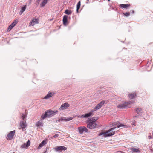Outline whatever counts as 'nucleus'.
Masks as SVG:
<instances>
[{
	"label": "nucleus",
	"instance_id": "24",
	"mask_svg": "<svg viewBox=\"0 0 153 153\" xmlns=\"http://www.w3.org/2000/svg\"><path fill=\"white\" fill-rule=\"evenodd\" d=\"M72 11L69 10L67 9L65 10L64 13L67 15H70L72 13Z\"/></svg>",
	"mask_w": 153,
	"mask_h": 153
},
{
	"label": "nucleus",
	"instance_id": "29",
	"mask_svg": "<svg viewBox=\"0 0 153 153\" xmlns=\"http://www.w3.org/2000/svg\"><path fill=\"white\" fill-rule=\"evenodd\" d=\"M13 28V27L12 26H9L7 29V31H10Z\"/></svg>",
	"mask_w": 153,
	"mask_h": 153
},
{
	"label": "nucleus",
	"instance_id": "5",
	"mask_svg": "<svg viewBox=\"0 0 153 153\" xmlns=\"http://www.w3.org/2000/svg\"><path fill=\"white\" fill-rule=\"evenodd\" d=\"M79 131V133L81 134H82L84 132L88 133L89 132V131L84 126L79 127L78 128Z\"/></svg>",
	"mask_w": 153,
	"mask_h": 153
},
{
	"label": "nucleus",
	"instance_id": "26",
	"mask_svg": "<svg viewBox=\"0 0 153 153\" xmlns=\"http://www.w3.org/2000/svg\"><path fill=\"white\" fill-rule=\"evenodd\" d=\"M47 117H48V116L47 115L46 112L44 114H42L41 116V118L42 119H45Z\"/></svg>",
	"mask_w": 153,
	"mask_h": 153
},
{
	"label": "nucleus",
	"instance_id": "38",
	"mask_svg": "<svg viewBox=\"0 0 153 153\" xmlns=\"http://www.w3.org/2000/svg\"><path fill=\"white\" fill-rule=\"evenodd\" d=\"M13 153H15V152H14Z\"/></svg>",
	"mask_w": 153,
	"mask_h": 153
},
{
	"label": "nucleus",
	"instance_id": "34",
	"mask_svg": "<svg viewBox=\"0 0 153 153\" xmlns=\"http://www.w3.org/2000/svg\"><path fill=\"white\" fill-rule=\"evenodd\" d=\"M58 136V135L57 134H55L53 136V137L55 138L56 137H57Z\"/></svg>",
	"mask_w": 153,
	"mask_h": 153
},
{
	"label": "nucleus",
	"instance_id": "3",
	"mask_svg": "<svg viewBox=\"0 0 153 153\" xmlns=\"http://www.w3.org/2000/svg\"><path fill=\"white\" fill-rule=\"evenodd\" d=\"M58 112V110L53 111L51 109L48 110L46 111L48 117H50L52 116L55 115Z\"/></svg>",
	"mask_w": 153,
	"mask_h": 153
},
{
	"label": "nucleus",
	"instance_id": "22",
	"mask_svg": "<svg viewBox=\"0 0 153 153\" xmlns=\"http://www.w3.org/2000/svg\"><path fill=\"white\" fill-rule=\"evenodd\" d=\"M43 125V123L42 121H38L36 123V125L37 126H42Z\"/></svg>",
	"mask_w": 153,
	"mask_h": 153
},
{
	"label": "nucleus",
	"instance_id": "16",
	"mask_svg": "<svg viewBox=\"0 0 153 153\" xmlns=\"http://www.w3.org/2000/svg\"><path fill=\"white\" fill-rule=\"evenodd\" d=\"M131 150L132 151V153H136L138 152H139L140 151L138 149H137L135 148H131Z\"/></svg>",
	"mask_w": 153,
	"mask_h": 153
},
{
	"label": "nucleus",
	"instance_id": "1",
	"mask_svg": "<svg viewBox=\"0 0 153 153\" xmlns=\"http://www.w3.org/2000/svg\"><path fill=\"white\" fill-rule=\"evenodd\" d=\"M98 119L97 117H92L89 119L88 121V123L87 125V127L90 129H93L97 127V124L95 122Z\"/></svg>",
	"mask_w": 153,
	"mask_h": 153
},
{
	"label": "nucleus",
	"instance_id": "15",
	"mask_svg": "<svg viewBox=\"0 0 153 153\" xmlns=\"http://www.w3.org/2000/svg\"><path fill=\"white\" fill-rule=\"evenodd\" d=\"M54 93L53 92H50L48 93V94L45 96L44 98L45 99H48L50 97H52Z\"/></svg>",
	"mask_w": 153,
	"mask_h": 153
},
{
	"label": "nucleus",
	"instance_id": "33",
	"mask_svg": "<svg viewBox=\"0 0 153 153\" xmlns=\"http://www.w3.org/2000/svg\"><path fill=\"white\" fill-rule=\"evenodd\" d=\"M26 147V143H24L21 146V148H25Z\"/></svg>",
	"mask_w": 153,
	"mask_h": 153
},
{
	"label": "nucleus",
	"instance_id": "7",
	"mask_svg": "<svg viewBox=\"0 0 153 153\" xmlns=\"http://www.w3.org/2000/svg\"><path fill=\"white\" fill-rule=\"evenodd\" d=\"M105 102L103 100L100 102L99 104L97 105L94 108V110H92V111H96L100 109L105 103Z\"/></svg>",
	"mask_w": 153,
	"mask_h": 153
},
{
	"label": "nucleus",
	"instance_id": "36",
	"mask_svg": "<svg viewBox=\"0 0 153 153\" xmlns=\"http://www.w3.org/2000/svg\"><path fill=\"white\" fill-rule=\"evenodd\" d=\"M132 12L133 13H134V10H132Z\"/></svg>",
	"mask_w": 153,
	"mask_h": 153
},
{
	"label": "nucleus",
	"instance_id": "25",
	"mask_svg": "<svg viewBox=\"0 0 153 153\" xmlns=\"http://www.w3.org/2000/svg\"><path fill=\"white\" fill-rule=\"evenodd\" d=\"M81 5V2L80 1H79L77 5V12H78V10L80 8V7Z\"/></svg>",
	"mask_w": 153,
	"mask_h": 153
},
{
	"label": "nucleus",
	"instance_id": "23",
	"mask_svg": "<svg viewBox=\"0 0 153 153\" xmlns=\"http://www.w3.org/2000/svg\"><path fill=\"white\" fill-rule=\"evenodd\" d=\"M18 21V20H15L10 25L12 26L13 27L16 25L17 24Z\"/></svg>",
	"mask_w": 153,
	"mask_h": 153
},
{
	"label": "nucleus",
	"instance_id": "20",
	"mask_svg": "<svg viewBox=\"0 0 153 153\" xmlns=\"http://www.w3.org/2000/svg\"><path fill=\"white\" fill-rule=\"evenodd\" d=\"M48 1V0H44L40 4V6L41 7L44 6L47 3Z\"/></svg>",
	"mask_w": 153,
	"mask_h": 153
},
{
	"label": "nucleus",
	"instance_id": "35",
	"mask_svg": "<svg viewBox=\"0 0 153 153\" xmlns=\"http://www.w3.org/2000/svg\"><path fill=\"white\" fill-rule=\"evenodd\" d=\"M40 1V0H37L36 1L39 4Z\"/></svg>",
	"mask_w": 153,
	"mask_h": 153
},
{
	"label": "nucleus",
	"instance_id": "30",
	"mask_svg": "<svg viewBox=\"0 0 153 153\" xmlns=\"http://www.w3.org/2000/svg\"><path fill=\"white\" fill-rule=\"evenodd\" d=\"M142 109L140 108H137L136 109V111L137 112V113H139V112H140V111H142Z\"/></svg>",
	"mask_w": 153,
	"mask_h": 153
},
{
	"label": "nucleus",
	"instance_id": "2",
	"mask_svg": "<svg viewBox=\"0 0 153 153\" xmlns=\"http://www.w3.org/2000/svg\"><path fill=\"white\" fill-rule=\"evenodd\" d=\"M116 128V127L113 128L107 131L104 132H101L99 134V135L101 136L103 135L105 137H109L114 135L115 134V131L113 130Z\"/></svg>",
	"mask_w": 153,
	"mask_h": 153
},
{
	"label": "nucleus",
	"instance_id": "11",
	"mask_svg": "<svg viewBox=\"0 0 153 153\" xmlns=\"http://www.w3.org/2000/svg\"><path fill=\"white\" fill-rule=\"evenodd\" d=\"M56 151H62V150H65L67 149V148L63 146H57L55 148Z\"/></svg>",
	"mask_w": 153,
	"mask_h": 153
},
{
	"label": "nucleus",
	"instance_id": "32",
	"mask_svg": "<svg viewBox=\"0 0 153 153\" xmlns=\"http://www.w3.org/2000/svg\"><path fill=\"white\" fill-rule=\"evenodd\" d=\"M73 119V117H70L68 118H67L66 119H64V120H66V121H70V120H72Z\"/></svg>",
	"mask_w": 153,
	"mask_h": 153
},
{
	"label": "nucleus",
	"instance_id": "10",
	"mask_svg": "<svg viewBox=\"0 0 153 153\" xmlns=\"http://www.w3.org/2000/svg\"><path fill=\"white\" fill-rule=\"evenodd\" d=\"M93 114V113L92 112H90L89 113H88L87 114H85L83 115H80L77 117H78L79 118H88L91 116Z\"/></svg>",
	"mask_w": 153,
	"mask_h": 153
},
{
	"label": "nucleus",
	"instance_id": "12",
	"mask_svg": "<svg viewBox=\"0 0 153 153\" xmlns=\"http://www.w3.org/2000/svg\"><path fill=\"white\" fill-rule=\"evenodd\" d=\"M39 23L38 20L36 19H33L29 23V26H33L34 25L36 24Z\"/></svg>",
	"mask_w": 153,
	"mask_h": 153
},
{
	"label": "nucleus",
	"instance_id": "37",
	"mask_svg": "<svg viewBox=\"0 0 153 153\" xmlns=\"http://www.w3.org/2000/svg\"><path fill=\"white\" fill-rule=\"evenodd\" d=\"M108 1H109L110 0H107Z\"/></svg>",
	"mask_w": 153,
	"mask_h": 153
},
{
	"label": "nucleus",
	"instance_id": "8",
	"mask_svg": "<svg viewBox=\"0 0 153 153\" xmlns=\"http://www.w3.org/2000/svg\"><path fill=\"white\" fill-rule=\"evenodd\" d=\"M131 103L130 102H125L124 104H120L117 105V108L120 109H123Z\"/></svg>",
	"mask_w": 153,
	"mask_h": 153
},
{
	"label": "nucleus",
	"instance_id": "9",
	"mask_svg": "<svg viewBox=\"0 0 153 153\" xmlns=\"http://www.w3.org/2000/svg\"><path fill=\"white\" fill-rule=\"evenodd\" d=\"M70 105L68 103H65L62 104L61 106L60 107L59 109L60 111H62L64 109H66L68 108V107H69Z\"/></svg>",
	"mask_w": 153,
	"mask_h": 153
},
{
	"label": "nucleus",
	"instance_id": "4",
	"mask_svg": "<svg viewBox=\"0 0 153 153\" xmlns=\"http://www.w3.org/2000/svg\"><path fill=\"white\" fill-rule=\"evenodd\" d=\"M27 126V124L26 123V120H25V121H22L20 122L19 129H22V131H23L25 130V128Z\"/></svg>",
	"mask_w": 153,
	"mask_h": 153
},
{
	"label": "nucleus",
	"instance_id": "28",
	"mask_svg": "<svg viewBox=\"0 0 153 153\" xmlns=\"http://www.w3.org/2000/svg\"><path fill=\"white\" fill-rule=\"evenodd\" d=\"M26 117V115L24 114H23L22 115V118L23 120V121H25V118Z\"/></svg>",
	"mask_w": 153,
	"mask_h": 153
},
{
	"label": "nucleus",
	"instance_id": "31",
	"mask_svg": "<svg viewBox=\"0 0 153 153\" xmlns=\"http://www.w3.org/2000/svg\"><path fill=\"white\" fill-rule=\"evenodd\" d=\"M123 14L126 16H128L130 15V13L129 12H126V13H123Z\"/></svg>",
	"mask_w": 153,
	"mask_h": 153
},
{
	"label": "nucleus",
	"instance_id": "13",
	"mask_svg": "<svg viewBox=\"0 0 153 153\" xmlns=\"http://www.w3.org/2000/svg\"><path fill=\"white\" fill-rule=\"evenodd\" d=\"M48 141V139H45L41 143L39 144L38 146V149H40L41 147H43L44 145L46 144Z\"/></svg>",
	"mask_w": 153,
	"mask_h": 153
},
{
	"label": "nucleus",
	"instance_id": "19",
	"mask_svg": "<svg viewBox=\"0 0 153 153\" xmlns=\"http://www.w3.org/2000/svg\"><path fill=\"white\" fill-rule=\"evenodd\" d=\"M27 7V5H24V7L22 8L21 10L19 12V14L20 15H21L22 13L25 10Z\"/></svg>",
	"mask_w": 153,
	"mask_h": 153
},
{
	"label": "nucleus",
	"instance_id": "14",
	"mask_svg": "<svg viewBox=\"0 0 153 153\" xmlns=\"http://www.w3.org/2000/svg\"><path fill=\"white\" fill-rule=\"evenodd\" d=\"M131 5V4H120L119 6L121 8H127L130 7Z\"/></svg>",
	"mask_w": 153,
	"mask_h": 153
},
{
	"label": "nucleus",
	"instance_id": "18",
	"mask_svg": "<svg viewBox=\"0 0 153 153\" xmlns=\"http://www.w3.org/2000/svg\"><path fill=\"white\" fill-rule=\"evenodd\" d=\"M68 16L66 15H64L63 19V23L65 25L67 22Z\"/></svg>",
	"mask_w": 153,
	"mask_h": 153
},
{
	"label": "nucleus",
	"instance_id": "6",
	"mask_svg": "<svg viewBox=\"0 0 153 153\" xmlns=\"http://www.w3.org/2000/svg\"><path fill=\"white\" fill-rule=\"evenodd\" d=\"M15 133V131H13L10 132L7 136L6 138L7 140H10L13 138V137Z\"/></svg>",
	"mask_w": 153,
	"mask_h": 153
},
{
	"label": "nucleus",
	"instance_id": "27",
	"mask_svg": "<svg viewBox=\"0 0 153 153\" xmlns=\"http://www.w3.org/2000/svg\"><path fill=\"white\" fill-rule=\"evenodd\" d=\"M26 143V146L27 148L30 145V142L29 140H28V141Z\"/></svg>",
	"mask_w": 153,
	"mask_h": 153
},
{
	"label": "nucleus",
	"instance_id": "21",
	"mask_svg": "<svg viewBox=\"0 0 153 153\" xmlns=\"http://www.w3.org/2000/svg\"><path fill=\"white\" fill-rule=\"evenodd\" d=\"M117 128L122 127L123 128H128V126L122 124H118L117 125Z\"/></svg>",
	"mask_w": 153,
	"mask_h": 153
},
{
	"label": "nucleus",
	"instance_id": "17",
	"mask_svg": "<svg viewBox=\"0 0 153 153\" xmlns=\"http://www.w3.org/2000/svg\"><path fill=\"white\" fill-rule=\"evenodd\" d=\"M136 95V94L135 93H132L129 95V98L131 99H133L134 98Z\"/></svg>",
	"mask_w": 153,
	"mask_h": 153
}]
</instances>
